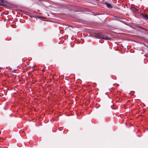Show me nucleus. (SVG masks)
Returning <instances> with one entry per match:
<instances>
[{"label":"nucleus","instance_id":"1","mask_svg":"<svg viewBox=\"0 0 148 148\" xmlns=\"http://www.w3.org/2000/svg\"><path fill=\"white\" fill-rule=\"evenodd\" d=\"M95 37L96 38L99 39H101L106 40H110V38L104 36L101 33H96L95 34Z\"/></svg>","mask_w":148,"mask_h":148},{"label":"nucleus","instance_id":"2","mask_svg":"<svg viewBox=\"0 0 148 148\" xmlns=\"http://www.w3.org/2000/svg\"><path fill=\"white\" fill-rule=\"evenodd\" d=\"M114 19L115 20L119 21L122 23H125V21H123L122 18L117 16H114Z\"/></svg>","mask_w":148,"mask_h":148},{"label":"nucleus","instance_id":"3","mask_svg":"<svg viewBox=\"0 0 148 148\" xmlns=\"http://www.w3.org/2000/svg\"><path fill=\"white\" fill-rule=\"evenodd\" d=\"M139 16H141L143 18L146 20H148V16L146 15H143V13H139Z\"/></svg>","mask_w":148,"mask_h":148},{"label":"nucleus","instance_id":"4","mask_svg":"<svg viewBox=\"0 0 148 148\" xmlns=\"http://www.w3.org/2000/svg\"><path fill=\"white\" fill-rule=\"evenodd\" d=\"M139 32L142 33H143V34H145L146 33V32H147V31L146 30L142 28L141 27H139Z\"/></svg>","mask_w":148,"mask_h":148},{"label":"nucleus","instance_id":"5","mask_svg":"<svg viewBox=\"0 0 148 148\" xmlns=\"http://www.w3.org/2000/svg\"><path fill=\"white\" fill-rule=\"evenodd\" d=\"M104 4L107 7L109 8H112V6H111V4L108 2H105L104 3Z\"/></svg>","mask_w":148,"mask_h":148},{"label":"nucleus","instance_id":"6","mask_svg":"<svg viewBox=\"0 0 148 148\" xmlns=\"http://www.w3.org/2000/svg\"><path fill=\"white\" fill-rule=\"evenodd\" d=\"M131 10L135 13H137L138 12V10L134 7H132Z\"/></svg>","mask_w":148,"mask_h":148},{"label":"nucleus","instance_id":"7","mask_svg":"<svg viewBox=\"0 0 148 148\" xmlns=\"http://www.w3.org/2000/svg\"><path fill=\"white\" fill-rule=\"evenodd\" d=\"M5 3V1L3 0H0V5L4 6L3 4Z\"/></svg>","mask_w":148,"mask_h":148}]
</instances>
